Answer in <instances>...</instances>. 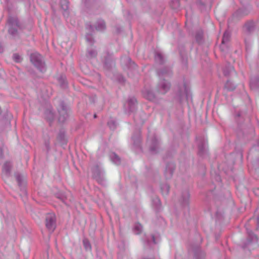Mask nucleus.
<instances>
[{
  "label": "nucleus",
  "instance_id": "20e7f679",
  "mask_svg": "<svg viewBox=\"0 0 259 259\" xmlns=\"http://www.w3.org/2000/svg\"><path fill=\"white\" fill-rule=\"evenodd\" d=\"M170 82L164 79H161L157 83L156 90L158 93L164 95L170 90Z\"/></svg>",
  "mask_w": 259,
  "mask_h": 259
},
{
  "label": "nucleus",
  "instance_id": "7c9ffc66",
  "mask_svg": "<svg viewBox=\"0 0 259 259\" xmlns=\"http://www.w3.org/2000/svg\"><path fill=\"white\" fill-rule=\"evenodd\" d=\"M11 168V164L9 162H6L3 167V170L5 172H8Z\"/></svg>",
  "mask_w": 259,
  "mask_h": 259
},
{
  "label": "nucleus",
  "instance_id": "4be33fe9",
  "mask_svg": "<svg viewBox=\"0 0 259 259\" xmlns=\"http://www.w3.org/2000/svg\"><path fill=\"white\" fill-rule=\"evenodd\" d=\"M111 160L116 164H119L121 162L120 158L115 153H112L110 155Z\"/></svg>",
  "mask_w": 259,
  "mask_h": 259
},
{
  "label": "nucleus",
  "instance_id": "9b49d317",
  "mask_svg": "<svg viewBox=\"0 0 259 259\" xmlns=\"http://www.w3.org/2000/svg\"><path fill=\"white\" fill-rule=\"evenodd\" d=\"M40 91L41 93L42 98L45 100L49 98L52 95L51 90L45 84H42V87Z\"/></svg>",
  "mask_w": 259,
  "mask_h": 259
},
{
  "label": "nucleus",
  "instance_id": "7ed1b4c3",
  "mask_svg": "<svg viewBox=\"0 0 259 259\" xmlns=\"http://www.w3.org/2000/svg\"><path fill=\"white\" fill-rule=\"evenodd\" d=\"M46 226L51 233L54 232L56 227V218L54 213H48L46 217Z\"/></svg>",
  "mask_w": 259,
  "mask_h": 259
},
{
  "label": "nucleus",
  "instance_id": "cd10ccee",
  "mask_svg": "<svg viewBox=\"0 0 259 259\" xmlns=\"http://www.w3.org/2000/svg\"><path fill=\"white\" fill-rule=\"evenodd\" d=\"M233 70V67L230 65H228L226 66V67L223 70L224 74L228 76L230 75V73Z\"/></svg>",
  "mask_w": 259,
  "mask_h": 259
},
{
  "label": "nucleus",
  "instance_id": "39448f33",
  "mask_svg": "<svg viewBox=\"0 0 259 259\" xmlns=\"http://www.w3.org/2000/svg\"><path fill=\"white\" fill-rule=\"evenodd\" d=\"M58 120L60 122L63 123L68 117L67 107L63 102H61L58 109Z\"/></svg>",
  "mask_w": 259,
  "mask_h": 259
},
{
  "label": "nucleus",
  "instance_id": "9d476101",
  "mask_svg": "<svg viewBox=\"0 0 259 259\" xmlns=\"http://www.w3.org/2000/svg\"><path fill=\"white\" fill-rule=\"evenodd\" d=\"M93 177L98 181L99 183H102L103 181L102 177V172L98 166H96L93 170Z\"/></svg>",
  "mask_w": 259,
  "mask_h": 259
},
{
  "label": "nucleus",
  "instance_id": "1a4fd4ad",
  "mask_svg": "<svg viewBox=\"0 0 259 259\" xmlns=\"http://www.w3.org/2000/svg\"><path fill=\"white\" fill-rule=\"evenodd\" d=\"M157 74L160 78H162L164 76H171L172 71L169 68L166 67L158 69Z\"/></svg>",
  "mask_w": 259,
  "mask_h": 259
},
{
  "label": "nucleus",
  "instance_id": "ddd939ff",
  "mask_svg": "<svg viewBox=\"0 0 259 259\" xmlns=\"http://www.w3.org/2000/svg\"><path fill=\"white\" fill-rule=\"evenodd\" d=\"M158 149V141L155 138H153L151 141V145L150 147V150L152 153H156L157 152Z\"/></svg>",
  "mask_w": 259,
  "mask_h": 259
},
{
  "label": "nucleus",
  "instance_id": "bb28decb",
  "mask_svg": "<svg viewBox=\"0 0 259 259\" xmlns=\"http://www.w3.org/2000/svg\"><path fill=\"white\" fill-rule=\"evenodd\" d=\"M161 190L163 194L167 195L169 192V186L166 183L163 184L161 185Z\"/></svg>",
  "mask_w": 259,
  "mask_h": 259
},
{
  "label": "nucleus",
  "instance_id": "f8f14e48",
  "mask_svg": "<svg viewBox=\"0 0 259 259\" xmlns=\"http://www.w3.org/2000/svg\"><path fill=\"white\" fill-rule=\"evenodd\" d=\"M137 102L136 99L134 97L130 98L127 100L128 108L130 112H132L135 110Z\"/></svg>",
  "mask_w": 259,
  "mask_h": 259
},
{
  "label": "nucleus",
  "instance_id": "f257e3e1",
  "mask_svg": "<svg viewBox=\"0 0 259 259\" xmlns=\"http://www.w3.org/2000/svg\"><path fill=\"white\" fill-rule=\"evenodd\" d=\"M30 59L32 64L40 72H44L46 71L45 64L40 54L37 52L32 53L30 55Z\"/></svg>",
  "mask_w": 259,
  "mask_h": 259
},
{
  "label": "nucleus",
  "instance_id": "6ab92c4d",
  "mask_svg": "<svg viewBox=\"0 0 259 259\" xmlns=\"http://www.w3.org/2000/svg\"><path fill=\"white\" fill-rule=\"evenodd\" d=\"M247 232L248 234V243H251L252 242H256L257 241V237L253 234L251 230L247 229Z\"/></svg>",
  "mask_w": 259,
  "mask_h": 259
},
{
  "label": "nucleus",
  "instance_id": "49530a36",
  "mask_svg": "<svg viewBox=\"0 0 259 259\" xmlns=\"http://www.w3.org/2000/svg\"><path fill=\"white\" fill-rule=\"evenodd\" d=\"M250 85H251V87L252 88L253 87V82L252 81L250 83Z\"/></svg>",
  "mask_w": 259,
  "mask_h": 259
},
{
  "label": "nucleus",
  "instance_id": "e433bc0d",
  "mask_svg": "<svg viewBox=\"0 0 259 259\" xmlns=\"http://www.w3.org/2000/svg\"><path fill=\"white\" fill-rule=\"evenodd\" d=\"M58 198L61 199L64 203H65L66 200L67 199V196L64 194H60Z\"/></svg>",
  "mask_w": 259,
  "mask_h": 259
},
{
  "label": "nucleus",
  "instance_id": "b1692460",
  "mask_svg": "<svg viewBox=\"0 0 259 259\" xmlns=\"http://www.w3.org/2000/svg\"><path fill=\"white\" fill-rule=\"evenodd\" d=\"M205 143L204 141H201L198 144V153L202 155L205 151Z\"/></svg>",
  "mask_w": 259,
  "mask_h": 259
},
{
  "label": "nucleus",
  "instance_id": "f03ea898",
  "mask_svg": "<svg viewBox=\"0 0 259 259\" xmlns=\"http://www.w3.org/2000/svg\"><path fill=\"white\" fill-rule=\"evenodd\" d=\"M189 88L186 83L179 84L176 90V98L181 102L185 97L187 98L188 96Z\"/></svg>",
  "mask_w": 259,
  "mask_h": 259
},
{
  "label": "nucleus",
  "instance_id": "de8ad7c7",
  "mask_svg": "<svg viewBox=\"0 0 259 259\" xmlns=\"http://www.w3.org/2000/svg\"><path fill=\"white\" fill-rule=\"evenodd\" d=\"M142 259H154V258H147V257H143Z\"/></svg>",
  "mask_w": 259,
  "mask_h": 259
},
{
  "label": "nucleus",
  "instance_id": "58836bf2",
  "mask_svg": "<svg viewBox=\"0 0 259 259\" xmlns=\"http://www.w3.org/2000/svg\"><path fill=\"white\" fill-rule=\"evenodd\" d=\"M108 62H107V60H106L105 62V67L107 69H109L111 67V64H109Z\"/></svg>",
  "mask_w": 259,
  "mask_h": 259
},
{
  "label": "nucleus",
  "instance_id": "393cba45",
  "mask_svg": "<svg viewBox=\"0 0 259 259\" xmlns=\"http://www.w3.org/2000/svg\"><path fill=\"white\" fill-rule=\"evenodd\" d=\"M225 88L228 91H232L236 88V86L230 81L228 80L225 84Z\"/></svg>",
  "mask_w": 259,
  "mask_h": 259
},
{
  "label": "nucleus",
  "instance_id": "4468645a",
  "mask_svg": "<svg viewBox=\"0 0 259 259\" xmlns=\"http://www.w3.org/2000/svg\"><path fill=\"white\" fill-rule=\"evenodd\" d=\"M144 97L149 101H154L156 100V96L153 91L147 90L144 92Z\"/></svg>",
  "mask_w": 259,
  "mask_h": 259
},
{
  "label": "nucleus",
  "instance_id": "a211bd4d",
  "mask_svg": "<svg viewBox=\"0 0 259 259\" xmlns=\"http://www.w3.org/2000/svg\"><path fill=\"white\" fill-rule=\"evenodd\" d=\"M195 39L198 43H201L203 40V31L201 29L197 30L195 34Z\"/></svg>",
  "mask_w": 259,
  "mask_h": 259
},
{
  "label": "nucleus",
  "instance_id": "a18cd8bd",
  "mask_svg": "<svg viewBox=\"0 0 259 259\" xmlns=\"http://www.w3.org/2000/svg\"><path fill=\"white\" fill-rule=\"evenodd\" d=\"M198 3L200 5H202L203 6V4L200 2V0H198Z\"/></svg>",
  "mask_w": 259,
  "mask_h": 259
},
{
  "label": "nucleus",
  "instance_id": "473e14b6",
  "mask_svg": "<svg viewBox=\"0 0 259 259\" xmlns=\"http://www.w3.org/2000/svg\"><path fill=\"white\" fill-rule=\"evenodd\" d=\"M107 124L109 126V128L111 130H114L116 126V122L112 119L109 120Z\"/></svg>",
  "mask_w": 259,
  "mask_h": 259
},
{
  "label": "nucleus",
  "instance_id": "8fccbe9b",
  "mask_svg": "<svg viewBox=\"0 0 259 259\" xmlns=\"http://www.w3.org/2000/svg\"><path fill=\"white\" fill-rule=\"evenodd\" d=\"M97 115L96 114H94V117L95 118H97Z\"/></svg>",
  "mask_w": 259,
  "mask_h": 259
},
{
  "label": "nucleus",
  "instance_id": "a878e982",
  "mask_svg": "<svg viewBox=\"0 0 259 259\" xmlns=\"http://www.w3.org/2000/svg\"><path fill=\"white\" fill-rule=\"evenodd\" d=\"M174 171V168L172 167L167 166L165 170V176L166 179H169L171 177Z\"/></svg>",
  "mask_w": 259,
  "mask_h": 259
},
{
  "label": "nucleus",
  "instance_id": "4c0bfd02",
  "mask_svg": "<svg viewBox=\"0 0 259 259\" xmlns=\"http://www.w3.org/2000/svg\"><path fill=\"white\" fill-rule=\"evenodd\" d=\"M245 27L246 28L247 30L249 32L251 31L253 29V26L249 25V24H246L245 25Z\"/></svg>",
  "mask_w": 259,
  "mask_h": 259
},
{
  "label": "nucleus",
  "instance_id": "09e8293b",
  "mask_svg": "<svg viewBox=\"0 0 259 259\" xmlns=\"http://www.w3.org/2000/svg\"><path fill=\"white\" fill-rule=\"evenodd\" d=\"M257 224L259 226V218H257Z\"/></svg>",
  "mask_w": 259,
  "mask_h": 259
},
{
  "label": "nucleus",
  "instance_id": "ea45409f",
  "mask_svg": "<svg viewBox=\"0 0 259 259\" xmlns=\"http://www.w3.org/2000/svg\"><path fill=\"white\" fill-rule=\"evenodd\" d=\"M8 31H9V33L12 35H13L16 32V30L12 28H9Z\"/></svg>",
  "mask_w": 259,
  "mask_h": 259
},
{
  "label": "nucleus",
  "instance_id": "dca6fc26",
  "mask_svg": "<svg viewBox=\"0 0 259 259\" xmlns=\"http://www.w3.org/2000/svg\"><path fill=\"white\" fill-rule=\"evenodd\" d=\"M95 28L97 30L102 31L106 29V24L104 20H99L97 22L95 26Z\"/></svg>",
  "mask_w": 259,
  "mask_h": 259
},
{
  "label": "nucleus",
  "instance_id": "c85d7f7f",
  "mask_svg": "<svg viewBox=\"0 0 259 259\" xmlns=\"http://www.w3.org/2000/svg\"><path fill=\"white\" fill-rule=\"evenodd\" d=\"M142 229L143 227L141 224L139 223H136L135 225L134 231L136 234H140L142 232Z\"/></svg>",
  "mask_w": 259,
  "mask_h": 259
},
{
  "label": "nucleus",
  "instance_id": "603ef678",
  "mask_svg": "<svg viewBox=\"0 0 259 259\" xmlns=\"http://www.w3.org/2000/svg\"><path fill=\"white\" fill-rule=\"evenodd\" d=\"M90 28H91V29H92V28H93V27H92V26H90Z\"/></svg>",
  "mask_w": 259,
  "mask_h": 259
},
{
  "label": "nucleus",
  "instance_id": "72a5a7b5",
  "mask_svg": "<svg viewBox=\"0 0 259 259\" xmlns=\"http://www.w3.org/2000/svg\"><path fill=\"white\" fill-rule=\"evenodd\" d=\"M87 40L90 44L91 45H93L94 43V38L92 35V34H88L86 35Z\"/></svg>",
  "mask_w": 259,
  "mask_h": 259
},
{
  "label": "nucleus",
  "instance_id": "79ce46f5",
  "mask_svg": "<svg viewBox=\"0 0 259 259\" xmlns=\"http://www.w3.org/2000/svg\"><path fill=\"white\" fill-rule=\"evenodd\" d=\"M118 80L120 82H122L124 81V79L122 76H120V77L118 78Z\"/></svg>",
  "mask_w": 259,
  "mask_h": 259
},
{
  "label": "nucleus",
  "instance_id": "37998d69",
  "mask_svg": "<svg viewBox=\"0 0 259 259\" xmlns=\"http://www.w3.org/2000/svg\"><path fill=\"white\" fill-rule=\"evenodd\" d=\"M17 62H20L22 60V58L18 55H17Z\"/></svg>",
  "mask_w": 259,
  "mask_h": 259
},
{
  "label": "nucleus",
  "instance_id": "f704fd0d",
  "mask_svg": "<svg viewBox=\"0 0 259 259\" xmlns=\"http://www.w3.org/2000/svg\"><path fill=\"white\" fill-rule=\"evenodd\" d=\"M83 245L86 249H91V245L89 241L87 239H84L83 240Z\"/></svg>",
  "mask_w": 259,
  "mask_h": 259
},
{
  "label": "nucleus",
  "instance_id": "864d4df0",
  "mask_svg": "<svg viewBox=\"0 0 259 259\" xmlns=\"http://www.w3.org/2000/svg\"><path fill=\"white\" fill-rule=\"evenodd\" d=\"M13 58L14 59H15V58L16 59V58L15 57V56H13Z\"/></svg>",
  "mask_w": 259,
  "mask_h": 259
},
{
  "label": "nucleus",
  "instance_id": "423d86ee",
  "mask_svg": "<svg viewBox=\"0 0 259 259\" xmlns=\"http://www.w3.org/2000/svg\"><path fill=\"white\" fill-rule=\"evenodd\" d=\"M44 114L46 119L50 123L54 120L55 118V114L53 111L52 107L50 104H46Z\"/></svg>",
  "mask_w": 259,
  "mask_h": 259
},
{
  "label": "nucleus",
  "instance_id": "2eb2a0df",
  "mask_svg": "<svg viewBox=\"0 0 259 259\" xmlns=\"http://www.w3.org/2000/svg\"><path fill=\"white\" fill-rule=\"evenodd\" d=\"M154 59L156 62L159 64H162L164 62V59L162 54L158 51L155 52Z\"/></svg>",
  "mask_w": 259,
  "mask_h": 259
},
{
  "label": "nucleus",
  "instance_id": "a19ab883",
  "mask_svg": "<svg viewBox=\"0 0 259 259\" xmlns=\"http://www.w3.org/2000/svg\"><path fill=\"white\" fill-rule=\"evenodd\" d=\"M133 139H134V144H137L138 145L140 143V139L139 136L137 137L136 140H135V137H133Z\"/></svg>",
  "mask_w": 259,
  "mask_h": 259
},
{
  "label": "nucleus",
  "instance_id": "c756f323",
  "mask_svg": "<svg viewBox=\"0 0 259 259\" xmlns=\"http://www.w3.org/2000/svg\"><path fill=\"white\" fill-rule=\"evenodd\" d=\"M97 54V51L95 50L92 49L88 51L87 56L89 58L91 59L96 57Z\"/></svg>",
  "mask_w": 259,
  "mask_h": 259
},
{
  "label": "nucleus",
  "instance_id": "3c124183",
  "mask_svg": "<svg viewBox=\"0 0 259 259\" xmlns=\"http://www.w3.org/2000/svg\"><path fill=\"white\" fill-rule=\"evenodd\" d=\"M156 201H157V202H159V200L158 199H157Z\"/></svg>",
  "mask_w": 259,
  "mask_h": 259
},
{
  "label": "nucleus",
  "instance_id": "aec40b11",
  "mask_svg": "<svg viewBox=\"0 0 259 259\" xmlns=\"http://www.w3.org/2000/svg\"><path fill=\"white\" fill-rule=\"evenodd\" d=\"M60 87L63 89H65L67 87V82H66V78L65 76L61 75L58 79Z\"/></svg>",
  "mask_w": 259,
  "mask_h": 259
},
{
  "label": "nucleus",
  "instance_id": "0eeeda50",
  "mask_svg": "<svg viewBox=\"0 0 259 259\" xmlns=\"http://www.w3.org/2000/svg\"><path fill=\"white\" fill-rule=\"evenodd\" d=\"M17 183L21 191V193H20V195L21 196H26L27 194L26 190V182L24 177L21 175H17Z\"/></svg>",
  "mask_w": 259,
  "mask_h": 259
},
{
  "label": "nucleus",
  "instance_id": "f3484780",
  "mask_svg": "<svg viewBox=\"0 0 259 259\" xmlns=\"http://www.w3.org/2000/svg\"><path fill=\"white\" fill-rule=\"evenodd\" d=\"M230 38V33L227 31H225V33H224L223 39H222V45H221V47H220L222 50H223L224 45L226 42H228L229 41Z\"/></svg>",
  "mask_w": 259,
  "mask_h": 259
},
{
  "label": "nucleus",
  "instance_id": "5701e85b",
  "mask_svg": "<svg viewBox=\"0 0 259 259\" xmlns=\"http://www.w3.org/2000/svg\"><path fill=\"white\" fill-rule=\"evenodd\" d=\"M57 139L62 144H65L66 143V140L65 138V132L62 131H60Z\"/></svg>",
  "mask_w": 259,
  "mask_h": 259
},
{
  "label": "nucleus",
  "instance_id": "6e6552de",
  "mask_svg": "<svg viewBox=\"0 0 259 259\" xmlns=\"http://www.w3.org/2000/svg\"><path fill=\"white\" fill-rule=\"evenodd\" d=\"M190 199V194L188 190H185L182 192L180 201L183 206H187L189 204Z\"/></svg>",
  "mask_w": 259,
  "mask_h": 259
},
{
  "label": "nucleus",
  "instance_id": "c9c22d12",
  "mask_svg": "<svg viewBox=\"0 0 259 259\" xmlns=\"http://www.w3.org/2000/svg\"><path fill=\"white\" fill-rule=\"evenodd\" d=\"M171 6L172 8V9H176L179 7V3L178 1H176L175 2H172V4H171Z\"/></svg>",
  "mask_w": 259,
  "mask_h": 259
},
{
  "label": "nucleus",
  "instance_id": "2f4dec72",
  "mask_svg": "<svg viewBox=\"0 0 259 259\" xmlns=\"http://www.w3.org/2000/svg\"><path fill=\"white\" fill-rule=\"evenodd\" d=\"M124 59L125 61L127 62L129 64V66H128V68L134 69L136 67L135 63L132 61L131 58L126 57Z\"/></svg>",
  "mask_w": 259,
  "mask_h": 259
},
{
  "label": "nucleus",
  "instance_id": "c03bdc74",
  "mask_svg": "<svg viewBox=\"0 0 259 259\" xmlns=\"http://www.w3.org/2000/svg\"><path fill=\"white\" fill-rule=\"evenodd\" d=\"M152 238L153 242L154 244H156V242L155 238V237H154V235H152Z\"/></svg>",
  "mask_w": 259,
  "mask_h": 259
},
{
  "label": "nucleus",
  "instance_id": "412c9836",
  "mask_svg": "<svg viewBox=\"0 0 259 259\" xmlns=\"http://www.w3.org/2000/svg\"><path fill=\"white\" fill-rule=\"evenodd\" d=\"M68 0H61L60 1L61 7L65 12V14H64V15H66L67 16L68 15V12H66L68 9Z\"/></svg>",
  "mask_w": 259,
  "mask_h": 259
}]
</instances>
